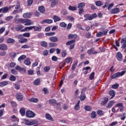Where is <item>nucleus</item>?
Listing matches in <instances>:
<instances>
[{
	"label": "nucleus",
	"mask_w": 126,
	"mask_h": 126,
	"mask_svg": "<svg viewBox=\"0 0 126 126\" xmlns=\"http://www.w3.org/2000/svg\"><path fill=\"white\" fill-rule=\"evenodd\" d=\"M76 40L75 39H72L70 41H68L66 43V46H69V45H71V44H74V43H75Z\"/></svg>",
	"instance_id": "obj_40"
},
{
	"label": "nucleus",
	"mask_w": 126,
	"mask_h": 126,
	"mask_svg": "<svg viewBox=\"0 0 126 126\" xmlns=\"http://www.w3.org/2000/svg\"><path fill=\"white\" fill-rule=\"evenodd\" d=\"M126 72V69L125 70H123L121 72H118L115 74H114L112 76H111V79H116V78H118L119 76H123V75H125V73Z\"/></svg>",
	"instance_id": "obj_1"
},
{
	"label": "nucleus",
	"mask_w": 126,
	"mask_h": 126,
	"mask_svg": "<svg viewBox=\"0 0 126 126\" xmlns=\"http://www.w3.org/2000/svg\"><path fill=\"white\" fill-rule=\"evenodd\" d=\"M9 80H10V81H15V80H16V77L14 76L13 75H11L10 76Z\"/></svg>",
	"instance_id": "obj_47"
},
{
	"label": "nucleus",
	"mask_w": 126,
	"mask_h": 126,
	"mask_svg": "<svg viewBox=\"0 0 126 126\" xmlns=\"http://www.w3.org/2000/svg\"><path fill=\"white\" fill-rule=\"evenodd\" d=\"M32 29H33V31H37L38 32H41V31H42V27L40 26L38 27L33 26Z\"/></svg>",
	"instance_id": "obj_15"
},
{
	"label": "nucleus",
	"mask_w": 126,
	"mask_h": 126,
	"mask_svg": "<svg viewBox=\"0 0 126 126\" xmlns=\"http://www.w3.org/2000/svg\"><path fill=\"white\" fill-rule=\"evenodd\" d=\"M11 121L13 123H16V124H18L19 122V119L17 118L15 115H13L11 116Z\"/></svg>",
	"instance_id": "obj_7"
},
{
	"label": "nucleus",
	"mask_w": 126,
	"mask_h": 126,
	"mask_svg": "<svg viewBox=\"0 0 126 126\" xmlns=\"http://www.w3.org/2000/svg\"><path fill=\"white\" fill-rule=\"evenodd\" d=\"M24 26L22 25H18L15 27L16 31H20V30L23 29Z\"/></svg>",
	"instance_id": "obj_24"
},
{
	"label": "nucleus",
	"mask_w": 126,
	"mask_h": 126,
	"mask_svg": "<svg viewBox=\"0 0 126 126\" xmlns=\"http://www.w3.org/2000/svg\"><path fill=\"white\" fill-rule=\"evenodd\" d=\"M49 103L50 105H52V106H55V105H59V103L57 104V100L55 99H51L49 100Z\"/></svg>",
	"instance_id": "obj_16"
},
{
	"label": "nucleus",
	"mask_w": 126,
	"mask_h": 126,
	"mask_svg": "<svg viewBox=\"0 0 126 126\" xmlns=\"http://www.w3.org/2000/svg\"><path fill=\"white\" fill-rule=\"evenodd\" d=\"M2 9L3 13H7L8 12H9V8L7 6L2 7Z\"/></svg>",
	"instance_id": "obj_20"
},
{
	"label": "nucleus",
	"mask_w": 126,
	"mask_h": 126,
	"mask_svg": "<svg viewBox=\"0 0 126 126\" xmlns=\"http://www.w3.org/2000/svg\"><path fill=\"white\" fill-rule=\"evenodd\" d=\"M45 117L47 120H48V121H52V122L54 121V119H53V117H52V116H51L50 114L46 113L45 115Z\"/></svg>",
	"instance_id": "obj_22"
},
{
	"label": "nucleus",
	"mask_w": 126,
	"mask_h": 126,
	"mask_svg": "<svg viewBox=\"0 0 126 126\" xmlns=\"http://www.w3.org/2000/svg\"><path fill=\"white\" fill-rule=\"evenodd\" d=\"M23 36L24 37H26L27 38H29L30 37V32H26L23 34Z\"/></svg>",
	"instance_id": "obj_64"
},
{
	"label": "nucleus",
	"mask_w": 126,
	"mask_h": 126,
	"mask_svg": "<svg viewBox=\"0 0 126 126\" xmlns=\"http://www.w3.org/2000/svg\"><path fill=\"white\" fill-rule=\"evenodd\" d=\"M0 51H6L7 50V45L4 44H0Z\"/></svg>",
	"instance_id": "obj_12"
},
{
	"label": "nucleus",
	"mask_w": 126,
	"mask_h": 126,
	"mask_svg": "<svg viewBox=\"0 0 126 126\" xmlns=\"http://www.w3.org/2000/svg\"><path fill=\"white\" fill-rule=\"evenodd\" d=\"M33 23H32L31 20L26 19L25 21V26H29L30 25H33Z\"/></svg>",
	"instance_id": "obj_11"
},
{
	"label": "nucleus",
	"mask_w": 126,
	"mask_h": 126,
	"mask_svg": "<svg viewBox=\"0 0 126 126\" xmlns=\"http://www.w3.org/2000/svg\"><path fill=\"white\" fill-rule=\"evenodd\" d=\"M95 77V72H92L89 76V79L90 80H93Z\"/></svg>",
	"instance_id": "obj_35"
},
{
	"label": "nucleus",
	"mask_w": 126,
	"mask_h": 126,
	"mask_svg": "<svg viewBox=\"0 0 126 126\" xmlns=\"http://www.w3.org/2000/svg\"><path fill=\"white\" fill-rule=\"evenodd\" d=\"M59 1H60V0H54L51 4V7H54V6H56V4H58L59 3Z\"/></svg>",
	"instance_id": "obj_23"
},
{
	"label": "nucleus",
	"mask_w": 126,
	"mask_h": 126,
	"mask_svg": "<svg viewBox=\"0 0 126 126\" xmlns=\"http://www.w3.org/2000/svg\"><path fill=\"white\" fill-rule=\"evenodd\" d=\"M126 113L120 114L119 115V117H123L121 118V121H125V120L126 119Z\"/></svg>",
	"instance_id": "obj_45"
},
{
	"label": "nucleus",
	"mask_w": 126,
	"mask_h": 126,
	"mask_svg": "<svg viewBox=\"0 0 126 126\" xmlns=\"http://www.w3.org/2000/svg\"><path fill=\"white\" fill-rule=\"evenodd\" d=\"M46 36H54V35H56V32H47L45 33Z\"/></svg>",
	"instance_id": "obj_56"
},
{
	"label": "nucleus",
	"mask_w": 126,
	"mask_h": 126,
	"mask_svg": "<svg viewBox=\"0 0 126 126\" xmlns=\"http://www.w3.org/2000/svg\"><path fill=\"white\" fill-rule=\"evenodd\" d=\"M16 99L18 100V101H22L23 100V94L22 93H17L16 95Z\"/></svg>",
	"instance_id": "obj_6"
},
{
	"label": "nucleus",
	"mask_w": 126,
	"mask_h": 126,
	"mask_svg": "<svg viewBox=\"0 0 126 126\" xmlns=\"http://www.w3.org/2000/svg\"><path fill=\"white\" fill-rule=\"evenodd\" d=\"M108 101H109V98H108V97H104V100L101 101V105H106V104L108 103Z\"/></svg>",
	"instance_id": "obj_37"
},
{
	"label": "nucleus",
	"mask_w": 126,
	"mask_h": 126,
	"mask_svg": "<svg viewBox=\"0 0 126 126\" xmlns=\"http://www.w3.org/2000/svg\"><path fill=\"white\" fill-rule=\"evenodd\" d=\"M97 117V114L95 111H93L91 114V118L92 119H95Z\"/></svg>",
	"instance_id": "obj_44"
},
{
	"label": "nucleus",
	"mask_w": 126,
	"mask_h": 126,
	"mask_svg": "<svg viewBox=\"0 0 126 126\" xmlns=\"http://www.w3.org/2000/svg\"><path fill=\"white\" fill-rule=\"evenodd\" d=\"M29 102H32V103H37L38 102L39 99L37 98H31L29 100Z\"/></svg>",
	"instance_id": "obj_25"
},
{
	"label": "nucleus",
	"mask_w": 126,
	"mask_h": 126,
	"mask_svg": "<svg viewBox=\"0 0 126 126\" xmlns=\"http://www.w3.org/2000/svg\"><path fill=\"white\" fill-rule=\"evenodd\" d=\"M25 58H26V55H23L18 58V61H19V62H21V61H23Z\"/></svg>",
	"instance_id": "obj_51"
},
{
	"label": "nucleus",
	"mask_w": 126,
	"mask_h": 126,
	"mask_svg": "<svg viewBox=\"0 0 126 126\" xmlns=\"http://www.w3.org/2000/svg\"><path fill=\"white\" fill-rule=\"evenodd\" d=\"M98 17L96 13H94L92 16L91 14H87L84 15L85 18H88V20H93L94 18H96Z\"/></svg>",
	"instance_id": "obj_2"
},
{
	"label": "nucleus",
	"mask_w": 126,
	"mask_h": 126,
	"mask_svg": "<svg viewBox=\"0 0 126 126\" xmlns=\"http://www.w3.org/2000/svg\"><path fill=\"white\" fill-rule=\"evenodd\" d=\"M10 104L11 106H12V107H13L14 108L17 107V103H16V102H15V101H11Z\"/></svg>",
	"instance_id": "obj_54"
},
{
	"label": "nucleus",
	"mask_w": 126,
	"mask_h": 126,
	"mask_svg": "<svg viewBox=\"0 0 126 126\" xmlns=\"http://www.w3.org/2000/svg\"><path fill=\"white\" fill-rule=\"evenodd\" d=\"M49 40L50 41H51V42H58V36H51L50 37H49Z\"/></svg>",
	"instance_id": "obj_19"
},
{
	"label": "nucleus",
	"mask_w": 126,
	"mask_h": 126,
	"mask_svg": "<svg viewBox=\"0 0 126 126\" xmlns=\"http://www.w3.org/2000/svg\"><path fill=\"white\" fill-rule=\"evenodd\" d=\"M110 96H111V99H113L116 96V92L114 90H110L108 92Z\"/></svg>",
	"instance_id": "obj_17"
},
{
	"label": "nucleus",
	"mask_w": 126,
	"mask_h": 126,
	"mask_svg": "<svg viewBox=\"0 0 126 126\" xmlns=\"http://www.w3.org/2000/svg\"><path fill=\"white\" fill-rule=\"evenodd\" d=\"M26 116L28 118H34L35 117V113L31 111H27Z\"/></svg>",
	"instance_id": "obj_5"
},
{
	"label": "nucleus",
	"mask_w": 126,
	"mask_h": 126,
	"mask_svg": "<svg viewBox=\"0 0 126 126\" xmlns=\"http://www.w3.org/2000/svg\"><path fill=\"white\" fill-rule=\"evenodd\" d=\"M53 20L54 22H58V21H61V18L57 15H54L53 16Z\"/></svg>",
	"instance_id": "obj_33"
},
{
	"label": "nucleus",
	"mask_w": 126,
	"mask_h": 126,
	"mask_svg": "<svg viewBox=\"0 0 126 126\" xmlns=\"http://www.w3.org/2000/svg\"><path fill=\"white\" fill-rule=\"evenodd\" d=\"M5 31V27H2L0 28V34H2Z\"/></svg>",
	"instance_id": "obj_63"
},
{
	"label": "nucleus",
	"mask_w": 126,
	"mask_h": 126,
	"mask_svg": "<svg viewBox=\"0 0 126 126\" xmlns=\"http://www.w3.org/2000/svg\"><path fill=\"white\" fill-rule=\"evenodd\" d=\"M57 46H58V44L56 43H53V42L49 43L50 48H53V47H57Z\"/></svg>",
	"instance_id": "obj_55"
},
{
	"label": "nucleus",
	"mask_w": 126,
	"mask_h": 126,
	"mask_svg": "<svg viewBox=\"0 0 126 126\" xmlns=\"http://www.w3.org/2000/svg\"><path fill=\"white\" fill-rule=\"evenodd\" d=\"M38 10L40 13H45L46 12V9L44 6H40L38 7Z\"/></svg>",
	"instance_id": "obj_13"
},
{
	"label": "nucleus",
	"mask_w": 126,
	"mask_h": 126,
	"mask_svg": "<svg viewBox=\"0 0 126 126\" xmlns=\"http://www.w3.org/2000/svg\"><path fill=\"white\" fill-rule=\"evenodd\" d=\"M85 6V3L81 2V3H79L78 4L77 8H83V7H84Z\"/></svg>",
	"instance_id": "obj_41"
},
{
	"label": "nucleus",
	"mask_w": 126,
	"mask_h": 126,
	"mask_svg": "<svg viewBox=\"0 0 126 126\" xmlns=\"http://www.w3.org/2000/svg\"><path fill=\"white\" fill-rule=\"evenodd\" d=\"M120 10L119 8H114L111 10V13L112 14H117L120 12Z\"/></svg>",
	"instance_id": "obj_10"
},
{
	"label": "nucleus",
	"mask_w": 126,
	"mask_h": 126,
	"mask_svg": "<svg viewBox=\"0 0 126 126\" xmlns=\"http://www.w3.org/2000/svg\"><path fill=\"white\" fill-rule=\"evenodd\" d=\"M95 5L96 6H102L103 5V2L100 0L96 1L95 2Z\"/></svg>",
	"instance_id": "obj_43"
},
{
	"label": "nucleus",
	"mask_w": 126,
	"mask_h": 126,
	"mask_svg": "<svg viewBox=\"0 0 126 126\" xmlns=\"http://www.w3.org/2000/svg\"><path fill=\"white\" fill-rule=\"evenodd\" d=\"M28 41V39L27 38H22L21 39L19 40V42L20 44H23L24 43H26Z\"/></svg>",
	"instance_id": "obj_42"
},
{
	"label": "nucleus",
	"mask_w": 126,
	"mask_h": 126,
	"mask_svg": "<svg viewBox=\"0 0 126 126\" xmlns=\"http://www.w3.org/2000/svg\"><path fill=\"white\" fill-rule=\"evenodd\" d=\"M15 68L19 71H24V72L26 71V69H24V68H21V67L20 66H17L15 67Z\"/></svg>",
	"instance_id": "obj_26"
},
{
	"label": "nucleus",
	"mask_w": 126,
	"mask_h": 126,
	"mask_svg": "<svg viewBox=\"0 0 126 126\" xmlns=\"http://www.w3.org/2000/svg\"><path fill=\"white\" fill-rule=\"evenodd\" d=\"M68 9L71 11H74L77 9V8L75 6H72L71 5L69 6Z\"/></svg>",
	"instance_id": "obj_34"
},
{
	"label": "nucleus",
	"mask_w": 126,
	"mask_h": 126,
	"mask_svg": "<svg viewBox=\"0 0 126 126\" xmlns=\"http://www.w3.org/2000/svg\"><path fill=\"white\" fill-rule=\"evenodd\" d=\"M97 113L98 116H104V111L99 109L97 111Z\"/></svg>",
	"instance_id": "obj_48"
},
{
	"label": "nucleus",
	"mask_w": 126,
	"mask_h": 126,
	"mask_svg": "<svg viewBox=\"0 0 126 126\" xmlns=\"http://www.w3.org/2000/svg\"><path fill=\"white\" fill-rule=\"evenodd\" d=\"M25 20H26V19L20 18L18 20H16L15 22L17 24H19V23L25 24Z\"/></svg>",
	"instance_id": "obj_8"
},
{
	"label": "nucleus",
	"mask_w": 126,
	"mask_h": 126,
	"mask_svg": "<svg viewBox=\"0 0 126 126\" xmlns=\"http://www.w3.org/2000/svg\"><path fill=\"white\" fill-rule=\"evenodd\" d=\"M30 46L29 45L25 44L21 46V49H30Z\"/></svg>",
	"instance_id": "obj_62"
},
{
	"label": "nucleus",
	"mask_w": 126,
	"mask_h": 126,
	"mask_svg": "<svg viewBox=\"0 0 126 126\" xmlns=\"http://www.w3.org/2000/svg\"><path fill=\"white\" fill-rule=\"evenodd\" d=\"M11 73H12V74H14L15 75H16L18 74V73L17 72V71H16L14 69H11Z\"/></svg>",
	"instance_id": "obj_60"
},
{
	"label": "nucleus",
	"mask_w": 126,
	"mask_h": 126,
	"mask_svg": "<svg viewBox=\"0 0 126 126\" xmlns=\"http://www.w3.org/2000/svg\"><path fill=\"white\" fill-rule=\"evenodd\" d=\"M6 85H8V81H7L0 82V87H4V86H6Z\"/></svg>",
	"instance_id": "obj_21"
},
{
	"label": "nucleus",
	"mask_w": 126,
	"mask_h": 126,
	"mask_svg": "<svg viewBox=\"0 0 126 126\" xmlns=\"http://www.w3.org/2000/svg\"><path fill=\"white\" fill-rule=\"evenodd\" d=\"M15 89L16 90H19V89H20V84L19 83H16L15 84Z\"/></svg>",
	"instance_id": "obj_49"
},
{
	"label": "nucleus",
	"mask_w": 126,
	"mask_h": 126,
	"mask_svg": "<svg viewBox=\"0 0 126 126\" xmlns=\"http://www.w3.org/2000/svg\"><path fill=\"white\" fill-rule=\"evenodd\" d=\"M84 109L86 111H87L88 112H89L92 110V108L89 105H86L84 107Z\"/></svg>",
	"instance_id": "obj_46"
},
{
	"label": "nucleus",
	"mask_w": 126,
	"mask_h": 126,
	"mask_svg": "<svg viewBox=\"0 0 126 126\" xmlns=\"http://www.w3.org/2000/svg\"><path fill=\"white\" fill-rule=\"evenodd\" d=\"M28 75H34V70L30 69L28 71Z\"/></svg>",
	"instance_id": "obj_57"
},
{
	"label": "nucleus",
	"mask_w": 126,
	"mask_h": 126,
	"mask_svg": "<svg viewBox=\"0 0 126 126\" xmlns=\"http://www.w3.org/2000/svg\"><path fill=\"white\" fill-rule=\"evenodd\" d=\"M94 51V48H92L87 51V54H88V55H92L93 54Z\"/></svg>",
	"instance_id": "obj_53"
},
{
	"label": "nucleus",
	"mask_w": 126,
	"mask_h": 126,
	"mask_svg": "<svg viewBox=\"0 0 126 126\" xmlns=\"http://www.w3.org/2000/svg\"><path fill=\"white\" fill-rule=\"evenodd\" d=\"M61 54L63 58H65V56L67 55L66 50H63L61 52Z\"/></svg>",
	"instance_id": "obj_50"
},
{
	"label": "nucleus",
	"mask_w": 126,
	"mask_h": 126,
	"mask_svg": "<svg viewBox=\"0 0 126 126\" xmlns=\"http://www.w3.org/2000/svg\"><path fill=\"white\" fill-rule=\"evenodd\" d=\"M60 26H61V27H63V28H65L67 26V25L64 22H62L60 24Z\"/></svg>",
	"instance_id": "obj_61"
},
{
	"label": "nucleus",
	"mask_w": 126,
	"mask_h": 126,
	"mask_svg": "<svg viewBox=\"0 0 126 126\" xmlns=\"http://www.w3.org/2000/svg\"><path fill=\"white\" fill-rule=\"evenodd\" d=\"M40 81H41V80L40 79H37L34 81V85H39V84L40 83Z\"/></svg>",
	"instance_id": "obj_58"
},
{
	"label": "nucleus",
	"mask_w": 126,
	"mask_h": 126,
	"mask_svg": "<svg viewBox=\"0 0 126 126\" xmlns=\"http://www.w3.org/2000/svg\"><path fill=\"white\" fill-rule=\"evenodd\" d=\"M121 43L123 44L122 45V48L126 49V35L122 36V38L121 39Z\"/></svg>",
	"instance_id": "obj_3"
},
{
	"label": "nucleus",
	"mask_w": 126,
	"mask_h": 126,
	"mask_svg": "<svg viewBox=\"0 0 126 126\" xmlns=\"http://www.w3.org/2000/svg\"><path fill=\"white\" fill-rule=\"evenodd\" d=\"M80 98L81 101H84L86 98V95H85V94H81Z\"/></svg>",
	"instance_id": "obj_36"
},
{
	"label": "nucleus",
	"mask_w": 126,
	"mask_h": 126,
	"mask_svg": "<svg viewBox=\"0 0 126 126\" xmlns=\"http://www.w3.org/2000/svg\"><path fill=\"white\" fill-rule=\"evenodd\" d=\"M72 58L70 57H68L65 59L66 63H69Z\"/></svg>",
	"instance_id": "obj_52"
},
{
	"label": "nucleus",
	"mask_w": 126,
	"mask_h": 126,
	"mask_svg": "<svg viewBox=\"0 0 126 126\" xmlns=\"http://www.w3.org/2000/svg\"><path fill=\"white\" fill-rule=\"evenodd\" d=\"M15 42V40L11 38H8L7 39L6 43L8 44H12Z\"/></svg>",
	"instance_id": "obj_27"
},
{
	"label": "nucleus",
	"mask_w": 126,
	"mask_h": 126,
	"mask_svg": "<svg viewBox=\"0 0 126 126\" xmlns=\"http://www.w3.org/2000/svg\"><path fill=\"white\" fill-rule=\"evenodd\" d=\"M16 5L15 6V9H19L20 8V2L19 1H17Z\"/></svg>",
	"instance_id": "obj_59"
},
{
	"label": "nucleus",
	"mask_w": 126,
	"mask_h": 126,
	"mask_svg": "<svg viewBox=\"0 0 126 126\" xmlns=\"http://www.w3.org/2000/svg\"><path fill=\"white\" fill-rule=\"evenodd\" d=\"M31 126H36L37 125V126H38V120H31Z\"/></svg>",
	"instance_id": "obj_38"
},
{
	"label": "nucleus",
	"mask_w": 126,
	"mask_h": 126,
	"mask_svg": "<svg viewBox=\"0 0 126 126\" xmlns=\"http://www.w3.org/2000/svg\"><path fill=\"white\" fill-rule=\"evenodd\" d=\"M53 23V20L52 19H45L42 21L40 22V24H44V23H47V24H51Z\"/></svg>",
	"instance_id": "obj_9"
},
{
	"label": "nucleus",
	"mask_w": 126,
	"mask_h": 126,
	"mask_svg": "<svg viewBox=\"0 0 126 126\" xmlns=\"http://www.w3.org/2000/svg\"><path fill=\"white\" fill-rule=\"evenodd\" d=\"M83 70H85L84 72V74H88V70H90V71H91V67L88 66L86 67H84L83 68Z\"/></svg>",
	"instance_id": "obj_14"
},
{
	"label": "nucleus",
	"mask_w": 126,
	"mask_h": 126,
	"mask_svg": "<svg viewBox=\"0 0 126 126\" xmlns=\"http://www.w3.org/2000/svg\"><path fill=\"white\" fill-rule=\"evenodd\" d=\"M32 16V14L31 12L25 13L23 15L24 18H30Z\"/></svg>",
	"instance_id": "obj_18"
},
{
	"label": "nucleus",
	"mask_w": 126,
	"mask_h": 126,
	"mask_svg": "<svg viewBox=\"0 0 126 126\" xmlns=\"http://www.w3.org/2000/svg\"><path fill=\"white\" fill-rule=\"evenodd\" d=\"M64 65H65V63H64V62H61L59 64V68L62 69L64 67Z\"/></svg>",
	"instance_id": "obj_39"
},
{
	"label": "nucleus",
	"mask_w": 126,
	"mask_h": 126,
	"mask_svg": "<svg viewBox=\"0 0 126 126\" xmlns=\"http://www.w3.org/2000/svg\"><path fill=\"white\" fill-rule=\"evenodd\" d=\"M74 37V39H76V38H77L78 36L77 34H69V35L68 36V39L69 40L70 39H73Z\"/></svg>",
	"instance_id": "obj_31"
},
{
	"label": "nucleus",
	"mask_w": 126,
	"mask_h": 126,
	"mask_svg": "<svg viewBox=\"0 0 126 126\" xmlns=\"http://www.w3.org/2000/svg\"><path fill=\"white\" fill-rule=\"evenodd\" d=\"M116 58L118 62H123V54H122V53L117 52Z\"/></svg>",
	"instance_id": "obj_4"
},
{
	"label": "nucleus",
	"mask_w": 126,
	"mask_h": 126,
	"mask_svg": "<svg viewBox=\"0 0 126 126\" xmlns=\"http://www.w3.org/2000/svg\"><path fill=\"white\" fill-rule=\"evenodd\" d=\"M40 46H41V47H43V48H46L48 46V43L45 41H41Z\"/></svg>",
	"instance_id": "obj_30"
},
{
	"label": "nucleus",
	"mask_w": 126,
	"mask_h": 126,
	"mask_svg": "<svg viewBox=\"0 0 126 126\" xmlns=\"http://www.w3.org/2000/svg\"><path fill=\"white\" fill-rule=\"evenodd\" d=\"M24 63L26 65H30V64H31V62L30 61V59L29 58H27L26 60H25Z\"/></svg>",
	"instance_id": "obj_28"
},
{
	"label": "nucleus",
	"mask_w": 126,
	"mask_h": 126,
	"mask_svg": "<svg viewBox=\"0 0 126 126\" xmlns=\"http://www.w3.org/2000/svg\"><path fill=\"white\" fill-rule=\"evenodd\" d=\"M113 105L114 101L111 100L108 102V105L106 106V108H112V107H113Z\"/></svg>",
	"instance_id": "obj_29"
},
{
	"label": "nucleus",
	"mask_w": 126,
	"mask_h": 126,
	"mask_svg": "<svg viewBox=\"0 0 126 126\" xmlns=\"http://www.w3.org/2000/svg\"><path fill=\"white\" fill-rule=\"evenodd\" d=\"M25 112H26V110H25V108L24 107L20 109V113L21 114V116H25Z\"/></svg>",
	"instance_id": "obj_32"
}]
</instances>
